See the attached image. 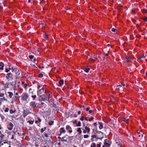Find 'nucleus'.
I'll use <instances>...</instances> for the list:
<instances>
[{
	"label": "nucleus",
	"instance_id": "nucleus-28",
	"mask_svg": "<svg viewBox=\"0 0 147 147\" xmlns=\"http://www.w3.org/2000/svg\"><path fill=\"white\" fill-rule=\"evenodd\" d=\"M14 133L15 134V135H19L20 134V133L18 132V131H15L14 132Z\"/></svg>",
	"mask_w": 147,
	"mask_h": 147
},
{
	"label": "nucleus",
	"instance_id": "nucleus-51",
	"mask_svg": "<svg viewBox=\"0 0 147 147\" xmlns=\"http://www.w3.org/2000/svg\"><path fill=\"white\" fill-rule=\"evenodd\" d=\"M144 20L145 21H147V18L145 17L144 19Z\"/></svg>",
	"mask_w": 147,
	"mask_h": 147
},
{
	"label": "nucleus",
	"instance_id": "nucleus-4",
	"mask_svg": "<svg viewBox=\"0 0 147 147\" xmlns=\"http://www.w3.org/2000/svg\"><path fill=\"white\" fill-rule=\"evenodd\" d=\"M13 75L11 73H9L7 74L6 78L8 80L10 81L12 79Z\"/></svg>",
	"mask_w": 147,
	"mask_h": 147
},
{
	"label": "nucleus",
	"instance_id": "nucleus-33",
	"mask_svg": "<svg viewBox=\"0 0 147 147\" xmlns=\"http://www.w3.org/2000/svg\"><path fill=\"white\" fill-rule=\"evenodd\" d=\"M34 122V120H31L30 121H29L28 122H29L30 124H32L33 123V122Z\"/></svg>",
	"mask_w": 147,
	"mask_h": 147
},
{
	"label": "nucleus",
	"instance_id": "nucleus-59",
	"mask_svg": "<svg viewBox=\"0 0 147 147\" xmlns=\"http://www.w3.org/2000/svg\"><path fill=\"white\" fill-rule=\"evenodd\" d=\"M24 86L25 88H26L27 86V84H24Z\"/></svg>",
	"mask_w": 147,
	"mask_h": 147
},
{
	"label": "nucleus",
	"instance_id": "nucleus-57",
	"mask_svg": "<svg viewBox=\"0 0 147 147\" xmlns=\"http://www.w3.org/2000/svg\"><path fill=\"white\" fill-rule=\"evenodd\" d=\"M4 94H0V96L2 97L4 96Z\"/></svg>",
	"mask_w": 147,
	"mask_h": 147
},
{
	"label": "nucleus",
	"instance_id": "nucleus-27",
	"mask_svg": "<svg viewBox=\"0 0 147 147\" xmlns=\"http://www.w3.org/2000/svg\"><path fill=\"white\" fill-rule=\"evenodd\" d=\"M46 129V127H45L43 128H42L41 129V133L43 132Z\"/></svg>",
	"mask_w": 147,
	"mask_h": 147
},
{
	"label": "nucleus",
	"instance_id": "nucleus-38",
	"mask_svg": "<svg viewBox=\"0 0 147 147\" xmlns=\"http://www.w3.org/2000/svg\"><path fill=\"white\" fill-rule=\"evenodd\" d=\"M142 11L143 13H146L147 12V10L145 9H142Z\"/></svg>",
	"mask_w": 147,
	"mask_h": 147
},
{
	"label": "nucleus",
	"instance_id": "nucleus-48",
	"mask_svg": "<svg viewBox=\"0 0 147 147\" xmlns=\"http://www.w3.org/2000/svg\"><path fill=\"white\" fill-rule=\"evenodd\" d=\"M15 136V134H13L12 135V137L11 138V139H14V137Z\"/></svg>",
	"mask_w": 147,
	"mask_h": 147
},
{
	"label": "nucleus",
	"instance_id": "nucleus-58",
	"mask_svg": "<svg viewBox=\"0 0 147 147\" xmlns=\"http://www.w3.org/2000/svg\"><path fill=\"white\" fill-rule=\"evenodd\" d=\"M40 85H39L38 86V89H39L40 88Z\"/></svg>",
	"mask_w": 147,
	"mask_h": 147
},
{
	"label": "nucleus",
	"instance_id": "nucleus-2",
	"mask_svg": "<svg viewBox=\"0 0 147 147\" xmlns=\"http://www.w3.org/2000/svg\"><path fill=\"white\" fill-rule=\"evenodd\" d=\"M12 85L14 86L15 87H19L20 86L19 84L20 83V79L18 78H16L14 82V83H13L12 82Z\"/></svg>",
	"mask_w": 147,
	"mask_h": 147
},
{
	"label": "nucleus",
	"instance_id": "nucleus-37",
	"mask_svg": "<svg viewBox=\"0 0 147 147\" xmlns=\"http://www.w3.org/2000/svg\"><path fill=\"white\" fill-rule=\"evenodd\" d=\"M15 110L14 111H13L12 110H10V113L11 114H12L14 113L15 112Z\"/></svg>",
	"mask_w": 147,
	"mask_h": 147
},
{
	"label": "nucleus",
	"instance_id": "nucleus-15",
	"mask_svg": "<svg viewBox=\"0 0 147 147\" xmlns=\"http://www.w3.org/2000/svg\"><path fill=\"white\" fill-rule=\"evenodd\" d=\"M49 94H47L46 93H45L43 95V96H44L45 98H48V100L49 101Z\"/></svg>",
	"mask_w": 147,
	"mask_h": 147
},
{
	"label": "nucleus",
	"instance_id": "nucleus-10",
	"mask_svg": "<svg viewBox=\"0 0 147 147\" xmlns=\"http://www.w3.org/2000/svg\"><path fill=\"white\" fill-rule=\"evenodd\" d=\"M68 138L65 136L61 138V141L62 142H67L68 140Z\"/></svg>",
	"mask_w": 147,
	"mask_h": 147
},
{
	"label": "nucleus",
	"instance_id": "nucleus-30",
	"mask_svg": "<svg viewBox=\"0 0 147 147\" xmlns=\"http://www.w3.org/2000/svg\"><path fill=\"white\" fill-rule=\"evenodd\" d=\"M145 58L140 57L138 58V59H140L142 61H143L144 59Z\"/></svg>",
	"mask_w": 147,
	"mask_h": 147
},
{
	"label": "nucleus",
	"instance_id": "nucleus-45",
	"mask_svg": "<svg viewBox=\"0 0 147 147\" xmlns=\"http://www.w3.org/2000/svg\"><path fill=\"white\" fill-rule=\"evenodd\" d=\"M9 111V109L8 108H7L5 109V112H7Z\"/></svg>",
	"mask_w": 147,
	"mask_h": 147
},
{
	"label": "nucleus",
	"instance_id": "nucleus-49",
	"mask_svg": "<svg viewBox=\"0 0 147 147\" xmlns=\"http://www.w3.org/2000/svg\"><path fill=\"white\" fill-rule=\"evenodd\" d=\"M45 136L46 137H49V136L48 135V134H45Z\"/></svg>",
	"mask_w": 147,
	"mask_h": 147
},
{
	"label": "nucleus",
	"instance_id": "nucleus-42",
	"mask_svg": "<svg viewBox=\"0 0 147 147\" xmlns=\"http://www.w3.org/2000/svg\"><path fill=\"white\" fill-rule=\"evenodd\" d=\"M88 135H84V138H88Z\"/></svg>",
	"mask_w": 147,
	"mask_h": 147
},
{
	"label": "nucleus",
	"instance_id": "nucleus-41",
	"mask_svg": "<svg viewBox=\"0 0 147 147\" xmlns=\"http://www.w3.org/2000/svg\"><path fill=\"white\" fill-rule=\"evenodd\" d=\"M10 69H11L10 68H9V69H5V72H8L9 71V70Z\"/></svg>",
	"mask_w": 147,
	"mask_h": 147
},
{
	"label": "nucleus",
	"instance_id": "nucleus-47",
	"mask_svg": "<svg viewBox=\"0 0 147 147\" xmlns=\"http://www.w3.org/2000/svg\"><path fill=\"white\" fill-rule=\"evenodd\" d=\"M94 119V117H91V119H89V121H91L92 120H93V119Z\"/></svg>",
	"mask_w": 147,
	"mask_h": 147
},
{
	"label": "nucleus",
	"instance_id": "nucleus-1",
	"mask_svg": "<svg viewBox=\"0 0 147 147\" xmlns=\"http://www.w3.org/2000/svg\"><path fill=\"white\" fill-rule=\"evenodd\" d=\"M12 70L13 73H15L17 78L21 77L22 76V73L21 70L15 67H12Z\"/></svg>",
	"mask_w": 147,
	"mask_h": 147
},
{
	"label": "nucleus",
	"instance_id": "nucleus-40",
	"mask_svg": "<svg viewBox=\"0 0 147 147\" xmlns=\"http://www.w3.org/2000/svg\"><path fill=\"white\" fill-rule=\"evenodd\" d=\"M31 96L32 98H33V100L36 97L35 94L34 95H32Z\"/></svg>",
	"mask_w": 147,
	"mask_h": 147
},
{
	"label": "nucleus",
	"instance_id": "nucleus-20",
	"mask_svg": "<svg viewBox=\"0 0 147 147\" xmlns=\"http://www.w3.org/2000/svg\"><path fill=\"white\" fill-rule=\"evenodd\" d=\"M41 99L43 101H45V100H48V98H45L44 97V96H42L41 97Z\"/></svg>",
	"mask_w": 147,
	"mask_h": 147
},
{
	"label": "nucleus",
	"instance_id": "nucleus-8",
	"mask_svg": "<svg viewBox=\"0 0 147 147\" xmlns=\"http://www.w3.org/2000/svg\"><path fill=\"white\" fill-rule=\"evenodd\" d=\"M30 106L33 108H34L36 106V102H31L30 103Z\"/></svg>",
	"mask_w": 147,
	"mask_h": 147
},
{
	"label": "nucleus",
	"instance_id": "nucleus-13",
	"mask_svg": "<svg viewBox=\"0 0 147 147\" xmlns=\"http://www.w3.org/2000/svg\"><path fill=\"white\" fill-rule=\"evenodd\" d=\"M29 113L28 111L24 110L23 112V116L24 117H25Z\"/></svg>",
	"mask_w": 147,
	"mask_h": 147
},
{
	"label": "nucleus",
	"instance_id": "nucleus-61",
	"mask_svg": "<svg viewBox=\"0 0 147 147\" xmlns=\"http://www.w3.org/2000/svg\"><path fill=\"white\" fill-rule=\"evenodd\" d=\"M89 109H90V108H89V107H87V108L86 109V111H88V110H89Z\"/></svg>",
	"mask_w": 147,
	"mask_h": 147
},
{
	"label": "nucleus",
	"instance_id": "nucleus-7",
	"mask_svg": "<svg viewBox=\"0 0 147 147\" xmlns=\"http://www.w3.org/2000/svg\"><path fill=\"white\" fill-rule=\"evenodd\" d=\"M44 86H43L41 88L39 89L37 91L38 94H40L42 92H44Z\"/></svg>",
	"mask_w": 147,
	"mask_h": 147
},
{
	"label": "nucleus",
	"instance_id": "nucleus-31",
	"mask_svg": "<svg viewBox=\"0 0 147 147\" xmlns=\"http://www.w3.org/2000/svg\"><path fill=\"white\" fill-rule=\"evenodd\" d=\"M54 123V121H49V124L51 125H52Z\"/></svg>",
	"mask_w": 147,
	"mask_h": 147
},
{
	"label": "nucleus",
	"instance_id": "nucleus-16",
	"mask_svg": "<svg viewBox=\"0 0 147 147\" xmlns=\"http://www.w3.org/2000/svg\"><path fill=\"white\" fill-rule=\"evenodd\" d=\"M4 66V63L1 62L0 63V69L1 70H2L3 69V67Z\"/></svg>",
	"mask_w": 147,
	"mask_h": 147
},
{
	"label": "nucleus",
	"instance_id": "nucleus-6",
	"mask_svg": "<svg viewBox=\"0 0 147 147\" xmlns=\"http://www.w3.org/2000/svg\"><path fill=\"white\" fill-rule=\"evenodd\" d=\"M109 141L107 139H105L104 140V146H102V147H105V146L106 147H109L110 146L108 142Z\"/></svg>",
	"mask_w": 147,
	"mask_h": 147
},
{
	"label": "nucleus",
	"instance_id": "nucleus-11",
	"mask_svg": "<svg viewBox=\"0 0 147 147\" xmlns=\"http://www.w3.org/2000/svg\"><path fill=\"white\" fill-rule=\"evenodd\" d=\"M125 85V84L123 82H121V84L118 83L117 84H116L117 87L124 86Z\"/></svg>",
	"mask_w": 147,
	"mask_h": 147
},
{
	"label": "nucleus",
	"instance_id": "nucleus-22",
	"mask_svg": "<svg viewBox=\"0 0 147 147\" xmlns=\"http://www.w3.org/2000/svg\"><path fill=\"white\" fill-rule=\"evenodd\" d=\"M85 129H86L88 133H89L90 132V129L89 127L87 126H86L85 127Z\"/></svg>",
	"mask_w": 147,
	"mask_h": 147
},
{
	"label": "nucleus",
	"instance_id": "nucleus-55",
	"mask_svg": "<svg viewBox=\"0 0 147 147\" xmlns=\"http://www.w3.org/2000/svg\"><path fill=\"white\" fill-rule=\"evenodd\" d=\"M81 108H84V105H81L80 106Z\"/></svg>",
	"mask_w": 147,
	"mask_h": 147
},
{
	"label": "nucleus",
	"instance_id": "nucleus-17",
	"mask_svg": "<svg viewBox=\"0 0 147 147\" xmlns=\"http://www.w3.org/2000/svg\"><path fill=\"white\" fill-rule=\"evenodd\" d=\"M64 83V81L63 79L60 80L59 82V85L60 86H61Z\"/></svg>",
	"mask_w": 147,
	"mask_h": 147
},
{
	"label": "nucleus",
	"instance_id": "nucleus-25",
	"mask_svg": "<svg viewBox=\"0 0 147 147\" xmlns=\"http://www.w3.org/2000/svg\"><path fill=\"white\" fill-rule=\"evenodd\" d=\"M38 121H37V120L35 121V123H40V122L41 121V119H40L39 117L38 118Z\"/></svg>",
	"mask_w": 147,
	"mask_h": 147
},
{
	"label": "nucleus",
	"instance_id": "nucleus-9",
	"mask_svg": "<svg viewBox=\"0 0 147 147\" xmlns=\"http://www.w3.org/2000/svg\"><path fill=\"white\" fill-rule=\"evenodd\" d=\"M66 129L69 130L68 131V132L69 133H70L72 132L71 127L69 125H67L66 126Z\"/></svg>",
	"mask_w": 147,
	"mask_h": 147
},
{
	"label": "nucleus",
	"instance_id": "nucleus-26",
	"mask_svg": "<svg viewBox=\"0 0 147 147\" xmlns=\"http://www.w3.org/2000/svg\"><path fill=\"white\" fill-rule=\"evenodd\" d=\"M77 131L78 132H79V134H80L82 133V131L81 130V128L80 127H79L78 128Z\"/></svg>",
	"mask_w": 147,
	"mask_h": 147
},
{
	"label": "nucleus",
	"instance_id": "nucleus-3",
	"mask_svg": "<svg viewBox=\"0 0 147 147\" xmlns=\"http://www.w3.org/2000/svg\"><path fill=\"white\" fill-rule=\"evenodd\" d=\"M97 133L98 134H101L102 136V137H97L96 135H92L91 136V137L92 138H96V139L97 140L100 139L101 140H102V139L104 138V135H103V133L101 131H99Z\"/></svg>",
	"mask_w": 147,
	"mask_h": 147
},
{
	"label": "nucleus",
	"instance_id": "nucleus-29",
	"mask_svg": "<svg viewBox=\"0 0 147 147\" xmlns=\"http://www.w3.org/2000/svg\"><path fill=\"white\" fill-rule=\"evenodd\" d=\"M90 70V69L89 68H88L87 69H85L84 70V72H85L86 73H88L89 71Z\"/></svg>",
	"mask_w": 147,
	"mask_h": 147
},
{
	"label": "nucleus",
	"instance_id": "nucleus-35",
	"mask_svg": "<svg viewBox=\"0 0 147 147\" xmlns=\"http://www.w3.org/2000/svg\"><path fill=\"white\" fill-rule=\"evenodd\" d=\"M29 58L30 59H33L34 56L32 55H29Z\"/></svg>",
	"mask_w": 147,
	"mask_h": 147
},
{
	"label": "nucleus",
	"instance_id": "nucleus-44",
	"mask_svg": "<svg viewBox=\"0 0 147 147\" xmlns=\"http://www.w3.org/2000/svg\"><path fill=\"white\" fill-rule=\"evenodd\" d=\"M84 119V118L83 117H81L80 119L82 121H83Z\"/></svg>",
	"mask_w": 147,
	"mask_h": 147
},
{
	"label": "nucleus",
	"instance_id": "nucleus-52",
	"mask_svg": "<svg viewBox=\"0 0 147 147\" xmlns=\"http://www.w3.org/2000/svg\"><path fill=\"white\" fill-rule=\"evenodd\" d=\"M57 138H58V139H59L58 140H59V141H61V138L60 137H59V136L58 137H57Z\"/></svg>",
	"mask_w": 147,
	"mask_h": 147
},
{
	"label": "nucleus",
	"instance_id": "nucleus-18",
	"mask_svg": "<svg viewBox=\"0 0 147 147\" xmlns=\"http://www.w3.org/2000/svg\"><path fill=\"white\" fill-rule=\"evenodd\" d=\"M63 133V134H65V130L64 129L63 127H61L60 129V133Z\"/></svg>",
	"mask_w": 147,
	"mask_h": 147
},
{
	"label": "nucleus",
	"instance_id": "nucleus-46",
	"mask_svg": "<svg viewBox=\"0 0 147 147\" xmlns=\"http://www.w3.org/2000/svg\"><path fill=\"white\" fill-rule=\"evenodd\" d=\"M138 137H144V135L143 134H141L140 135H139V136H138Z\"/></svg>",
	"mask_w": 147,
	"mask_h": 147
},
{
	"label": "nucleus",
	"instance_id": "nucleus-43",
	"mask_svg": "<svg viewBox=\"0 0 147 147\" xmlns=\"http://www.w3.org/2000/svg\"><path fill=\"white\" fill-rule=\"evenodd\" d=\"M4 134H2L0 136V137L1 138V140H2L3 138L4 137Z\"/></svg>",
	"mask_w": 147,
	"mask_h": 147
},
{
	"label": "nucleus",
	"instance_id": "nucleus-24",
	"mask_svg": "<svg viewBox=\"0 0 147 147\" xmlns=\"http://www.w3.org/2000/svg\"><path fill=\"white\" fill-rule=\"evenodd\" d=\"M32 90V89L31 88H30L29 90V91L30 93H31L32 94H33L34 90H33L32 91H31Z\"/></svg>",
	"mask_w": 147,
	"mask_h": 147
},
{
	"label": "nucleus",
	"instance_id": "nucleus-34",
	"mask_svg": "<svg viewBox=\"0 0 147 147\" xmlns=\"http://www.w3.org/2000/svg\"><path fill=\"white\" fill-rule=\"evenodd\" d=\"M111 31L113 32H115L116 31H117V30L113 28L112 29Z\"/></svg>",
	"mask_w": 147,
	"mask_h": 147
},
{
	"label": "nucleus",
	"instance_id": "nucleus-36",
	"mask_svg": "<svg viewBox=\"0 0 147 147\" xmlns=\"http://www.w3.org/2000/svg\"><path fill=\"white\" fill-rule=\"evenodd\" d=\"M43 75L41 73H40L38 75V77L39 78H42L43 77Z\"/></svg>",
	"mask_w": 147,
	"mask_h": 147
},
{
	"label": "nucleus",
	"instance_id": "nucleus-54",
	"mask_svg": "<svg viewBox=\"0 0 147 147\" xmlns=\"http://www.w3.org/2000/svg\"><path fill=\"white\" fill-rule=\"evenodd\" d=\"M87 131L86 130V129H85L83 131V132L84 133H86V131Z\"/></svg>",
	"mask_w": 147,
	"mask_h": 147
},
{
	"label": "nucleus",
	"instance_id": "nucleus-5",
	"mask_svg": "<svg viewBox=\"0 0 147 147\" xmlns=\"http://www.w3.org/2000/svg\"><path fill=\"white\" fill-rule=\"evenodd\" d=\"M21 97L23 100L24 101H27V99L28 97V94L26 93H23L21 96Z\"/></svg>",
	"mask_w": 147,
	"mask_h": 147
},
{
	"label": "nucleus",
	"instance_id": "nucleus-50",
	"mask_svg": "<svg viewBox=\"0 0 147 147\" xmlns=\"http://www.w3.org/2000/svg\"><path fill=\"white\" fill-rule=\"evenodd\" d=\"M97 147H100L101 145L99 144H98L96 146Z\"/></svg>",
	"mask_w": 147,
	"mask_h": 147
},
{
	"label": "nucleus",
	"instance_id": "nucleus-21",
	"mask_svg": "<svg viewBox=\"0 0 147 147\" xmlns=\"http://www.w3.org/2000/svg\"><path fill=\"white\" fill-rule=\"evenodd\" d=\"M99 124L100 125L99 126V128L100 129H102L103 128V125H102V123L101 122H99Z\"/></svg>",
	"mask_w": 147,
	"mask_h": 147
},
{
	"label": "nucleus",
	"instance_id": "nucleus-39",
	"mask_svg": "<svg viewBox=\"0 0 147 147\" xmlns=\"http://www.w3.org/2000/svg\"><path fill=\"white\" fill-rule=\"evenodd\" d=\"M81 126V123L80 121H79L78 124L77 126Z\"/></svg>",
	"mask_w": 147,
	"mask_h": 147
},
{
	"label": "nucleus",
	"instance_id": "nucleus-62",
	"mask_svg": "<svg viewBox=\"0 0 147 147\" xmlns=\"http://www.w3.org/2000/svg\"><path fill=\"white\" fill-rule=\"evenodd\" d=\"M93 124L95 126H96L97 125V124L96 123H94Z\"/></svg>",
	"mask_w": 147,
	"mask_h": 147
},
{
	"label": "nucleus",
	"instance_id": "nucleus-56",
	"mask_svg": "<svg viewBox=\"0 0 147 147\" xmlns=\"http://www.w3.org/2000/svg\"><path fill=\"white\" fill-rule=\"evenodd\" d=\"M30 65H31L32 66H34V67H36V66H35V64H31Z\"/></svg>",
	"mask_w": 147,
	"mask_h": 147
},
{
	"label": "nucleus",
	"instance_id": "nucleus-32",
	"mask_svg": "<svg viewBox=\"0 0 147 147\" xmlns=\"http://www.w3.org/2000/svg\"><path fill=\"white\" fill-rule=\"evenodd\" d=\"M96 145L94 143H92L91 146V147H96Z\"/></svg>",
	"mask_w": 147,
	"mask_h": 147
},
{
	"label": "nucleus",
	"instance_id": "nucleus-63",
	"mask_svg": "<svg viewBox=\"0 0 147 147\" xmlns=\"http://www.w3.org/2000/svg\"><path fill=\"white\" fill-rule=\"evenodd\" d=\"M92 112V111L91 110H90L89 111V113H91Z\"/></svg>",
	"mask_w": 147,
	"mask_h": 147
},
{
	"label": "nucleus",
	"instance_id": "nucleus-64",
	"mask_svg": "<svg viewBox=\"0 0 147 147\" xmlns=\"http://www.w3.org/2000/svg\"><path fill=\"white\" fill-rule=\"evenodd\" d=\"M96 55H94L93 56V58H96Z\"/></svg>",
	"mask_w": 147,
	"mask_h": 147
},
{
	"label": "nucleus",
	"instance_id": "nucleus-23",
	"mask_svg": "<svg viewBox=\"0 0 147 147\" xmlns=\"http://www.w3.org/2000/svg\"><path fill=\"white\" fill-rule=\"evenodd\" d=\"M8 93L9 94V97L10 98H11L12 97V96L13 95V93L12 92H8Z\"/></svg>",
	"mask_w": 147,
	"mask_h": 147
},
{
	"label": "nucleus",
	"instance_id": "nucleus-19",
	"mask_svg": "<svg viewBox=\"0 0 147 147\" xmlns=\"http://www.w3.org/2000/svg\"><path fill=\"white\" fill-rule=\"evenodd\" d=\"M43 37L46 39H47L48 37V35L46 33H44L43 34Z\"/></svg>",
	"mask_w": 147,
	"mask_h": 147
},
{
	"label": "nucleus",
	"instance_id": "nucleus-12",
	"mask_svg": "<svg viewBox=\"0 0 147 147\" xmlns=\"http://www.w3.org/2000/svg\"><path fill=\"white\" fill-rule=\"evenodd\" d=\"M125 59L127 62H129L132 60V59L129 56H126Z\"/></svg>",
	"mask_w": 147,
	"mask_h": 147
},
{
	"label": "nucleus",
	"instance_id": "nucleus-53",
	"mask_svg": "<svg viewBox=\"0 0 147 147\" xmlns=\"http://www.w3.org/2000/svg\"><path fill=\"white\" fill-rule=\"evenodd\" d=\"M144 57V58H145V56L144 55V54L142 55L141 57Z\"/></svg>",
	"mask_w": 147,
	"mask_h": 147
},
{
	"label": "nucleus",
	"instance_id": "nucleus-60",
	"mask_svg": "<svg viewBox=\"0 0 147 147\" xmlns=\"http://www.w3.org/2000/svg\"><path fill=\"white\" fill-rule=\"evenodd\" d=\"M81 111H79L78 112V115H80L81 113Z\"/></svg>",
	"mask_w": 147,
	"mask_h": 147
},
{
	"label": "nucleus",
	"instance_id": "nucleus-14",
	"mask_svg": "<svg viewBox=\"0 0 147 147\" xmlns=\"http://www.w3.org/2000/svg\"><path fill=\"white\" fill-rule=\"evenodd\" d=\"M13 123L10 122L9 124V127H8V129L9 130H11L12 129L13 127Z\"/></svg>",
	"mask_w": 147,
	"mask_h": 147
}]
</instances>
